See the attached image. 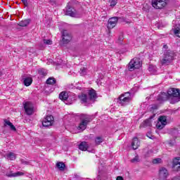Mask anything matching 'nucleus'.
Here are the masks:
<instances>
[{
    "mask_svg": "<svg viewBox=\"0 0 180 180\" xmlns=\"http://www.w3.org/2000/svg\"><path fill=\"white\" fill-rule=\"evenodd\" d=\"M169 98H172V103H176L180 101V91L179 89H169L167 93L163 92L158 96V102H165V101H168Z\"/></svg>",
    "mask_w": 180,
    "mask_h": 180,
    "instance_id": "f257e3e1",
    "label": "nucleus"
},
{
    "mask_svg": "<svg viewBox=\"0 0 180 180\" xmlns=\"http://www.w3.org/2000/svg\"><path fill=\"white\" fill-rule=\"evenodd\" d=\"M80 120L81 122L77 129L78 130H80V131H84V130L86 129L88 123H89L92 120V117L88 115L81 114Z\"/></svg>",
    "mask_w": 180,
    "mask_h": 180,
    "instance_id": "f03ea898",
    "label": "nucleus"
},
{
    "mask_svg": "<svg viewBox=\"0 0 180 180\" xmlns=\"http://www.w3.org/2000/svg\"><path fill=\"white\" fill-rule=\"evenodd\" d=\"M131 99H133V96H131V94H130V92H126L119 96L117 102L120 105H121V106H126L131 102Z\"/></svg>",
    "mask_w": 180,
    "mask_h": 180,
    "instance_id": "7ed1b4c3",
    "label": "nucleus"
},
{
    "mask_svg": "<svg viewBox=\"0 0 180 180\" xmlns=\"http://www.w3.org/2000/svg\"><path fill=\"white\" fill-rule=\"evenodd\" d=\"M140 67H141V60L139 58H134L129 62L128 70L129 71H134V70L140 68Z\"/></svg>",
    "mask_w": 180,
    "mask_h": 180,
    "instance_id": "20e7f679",
    "label": "nucleus"
},
{
    "mask_svg": "<svg viewBox=\"0 0 180 180\" xmlns=\"http://www.w3.org/2000/svg\"><path fill=\"white\" fill-rule=\"evenodd\" d=\"M152 6L155 9H162L167 6V0H152Z\"/></svg>",
    "mask_w": 180,
    "mask_h": 180,
    "instance_id": "39448f33",
    "label": "nucleus"
},
{
    "mask_svg": "<svg viewBox=\"0 0 180 180\" xmlns=\"http://www.w3.org/2000/svg\"><path fill=\"white\" fill-rule=\"evenodd\" d=\"M24 109L25 110L26 115H28V116H30L33 115L34 112V105L31 102H26L24 103Z\"/></svg>",
    "mask_w": 180,
    "mask_h": 180,
    "instance_id": "423d86ee",
    "label": "nucleus"
},
{
    "mask_svg": "<svg viewBox=\"0 0 180 180\" xmlns=\"http://www.w3.org/2000/svg\"><path fill=\"white\" fill-rule=\"evenodd\" d=\"M65 14L68 15V16H71L72 18H81V14L78 13L77 10L68 6H67Z\"/></svg>",
    "mask_w": 180,
    "mask_h": 180,
    "instance_id": "0eeeda50",
    "label": "nucleus"
},
{
    "mask_svg": "<svg viewBox=\"0 0 180 180\" xmlns=\"http://www.w3.org/2000/svg\"><path fill=\"white\" fill-rule=\"evenodd\" d=\"M164 56L163 59L161 60L162 65L169 64V63L174 60V54L169 51L165 52Z\"/></svg>",
    "mask_w": 180,
    "mask_h": 180,
    "instance_id": "6e6552de",
    "label": "nucleus"
},
{
    "mask_svg": "<svg viewBox=\"0 0 180 180\" xmlns=\"http://www.w3.org/2000/svg\"><path fill=\"white\" fill-rule=\"evenodd\" d=\"M78 99L80 101V103H83L84 105L91 103V100L89 98V96L84 93H82L79 94Z\"/></svg>",
    "mask_w": 180,
    "mask_h": 180,
    "instance_id": "1a4fd4ad",
    "label": "nucleus"
},
{
    "mask_svg": "<svg viewBox=\"0 0 180 180\" xmlns=\"http://www.w3.org/2000/svg\"><path fill=\"white\" fill-rule=\"evenodd\" d=\"M53 123H54V117L53 115H48L43 120L42 125L44 127H49V126H51Z\"/></svg>",
    "mask_w": 180,
    "mask_h": 180,
    "instance_id": "9d476101",
    "label": "nucleus"
},
{
    "mask_svg": "<svg viewBox=\"0 0 180 180\" xmlns=\"http://www.w3.org/2000/svg\"><path fill=\"white\" fill-rule=\"evenodd\" d=\"M62 37H63L62 41L65 44L70 43L71 41V39H72V37H71V34H70L68 32H67V30H64L62 32Z\"/></svg>",
    "mask_w": 180,
    "mask_h": 180,
    "instance_id": "9b49d317",
    "label": "nucleus"
},
{
    "mask_svg": "<svg viewBox=\"0 0 180 180\" xmlns=\"http://www.w3.org/2000/svg\"><path fill=\"white\" fill-rule=\"evenodd\" d=\"M169 175V173L168 172V170L165 167H161L159 169V178L160 179L165 180L167 178H168V176Z\"/></svg>",
    "mask_w": 180,
    "mask_h": 180,
    "instance_id": "f8f14e48",
    "label": "nucleus"
},
{
    "mask_svg": "<svg viewBox=\"0 0 180 180\" xmlns=\"http://www.w3.org/2000/svg\"><path fill=\"white\" fill-rule=\"evenodd\" d=\"M119 20V18L117 17H113L108 20V24L107 27L108 29H113L116 25H117V22Z\"/></svg>",
    "mask_w": 180,
    "mask_h": 180,
    "instance_id": "ddd939ff",
    "label": "nucleus"
},
{
    "mask_svg": "<svg viewBox=\"0 0 180 180\" xmlns=\"http://www.w3.org/2000/svg\"><path fill=\"white\" fill-rule=\"evenodd\" d=\"M24 174H25L22 172H17L15 173H13V172L11 171V172H7L6 173V176H8L9 178H16L18 176H22Z\"/></svg>",
    "mask_w": 180,
    "mask_h": 180,
    "instance_id": "4468645a",
    "label": "nucleus"
},
{
    "mask_svg": "<svg viewBox=\"0 0 180 180\" xmlns=\"http://www.w3.org/2000/svg\"><path fill=\"white\" fill-rule=\"evenodd\" d=\"M88 96L90 98V102H94L98 96L96 95V91L94 89H90L88 91Z\"/></svg>",
    "mask_w": 180,
    "mask_h": 180,
    "instance_id": "2eb2a0df",
    "label": "nucleus"
},
{
    "mask_svg": "<svg viewBox=\"0 0 180 180\" xmlns=\"http://www.w3.org/2000/svg\"><path fill=\"white\" fill-rule=\"evenodd\" d=\"M180 158H176L173 160V169L174 171H179L180 169V162H179Z\"/></svg>",
    "mask_w": 180,
    "mask_h": 180,
    "instance_id": "dca6fc26",
    "label": "nucleus"
},
{
    "mask_svg": "<svg viewBox=\"0 0 180 180\" xmlns=\"http://www.w3.org/2000/svg\"><path fill=\"white\" fill-rule=\"evenodd\" d=\"M131 147L133 150H137V148L140 147V141H139V138L135 137L133 139L131 142Z\"/></svg>",
    "mask_w": 180,
    "mask_h": 180,
    "instance_id": "f3484780",
    "label": "nucleus"
},
{
    "mask_svg": "<svg viewBox=\"0 0 180 180\" xmlns=\"http://www.w3.org/2000/svg\"><path fill=\"white\" fill-rule=\"evenodd\" d=\"M5 158L6 160H9L10 161H15V160H16V154L10 152L6 154Z\"/></svg>",
    "mask_w": 180,
    "mask_h": 180,
    "instance_id": "a211bd4d",
    "label": "nucleus"
},
{
    "mask_svg": "<svg viewBox=\"0 0 180 180\" xmlns=\"http://www.w3.org/2000/svg\"><path fill=\"white\" fill-rule=\"evenodd\" d=\"M4 126H9L11 130H13V131H16V127H15L13 124H12V122L8 120H4Z\"/></svg>",
    "mask_w": 180,
    "mask_h": 180,
    "instance_id": "6ab92c4d",
    "label": "nucleus"
},
{
    "mask_svg": "<svg viewBox=\"0 0 180 180\" xmlns=\"http://www.w3.org/2000/svg\"><path fill=\"white\" fill-rule=\"evenodd\" d=\"M59 98L61 101H68V99H70V97L68 96V93L65 91H63L59 94Z\"/></svg>",
    "mask_w": 180,
    "mask_h": 180,
    "instance_id": "aec40b11",
    "label": "nucleus"
},
{
    "mask_svg": "<svg viewBox=\"0 0 180 180\" xmlns=\"http://www.w3.org/2000/svg\"><path fill=\"white\" fill-rule=\"evenodd\" d=\"M33 82V79L32 77H26L24 79L23 84L25 86H30Z\"/></svg>",
    "mask_w": 180,
    "mask_h": 180,
    "instance_id": "412c9836",
    "label": "nucleus"
},
{
    "mask_svg": "<svg viewBox=\"0 0 180 180\" xmlns=\"http://www.w3.org/2000/svg\"><path fill=\"white\" fill-rule=\"evenodd\" d=\"M79 150H81L82 151H86L88 150V143H86V142H82L79 145Z\"/></svg>",
    "mask_w": 180,
    "mask_h": 180,
    "instance_id": "4be33fe9",
    "label": "nucleus"
},
{
    "mask_svg": "<svg viewBox=\"0 0 180 180\" xmlns=\"http://www.w3.org/2000/svg\"><path fill=\"white\" fill-rule=\"evenodd\" d=\"M155 115H153L152 117H150L148 120H146L143 122L144 127H150L151 126V119H153Z\"/></svg>",
    "mask_w": 180,
    "mask_h": 180,
    "instance_id": "5701e85b",
    "label": "nucleus"
},
{
    "mask_svg": "<svg viewBox=\"0 0 180 180\" xmlns=\"http://www.w3.org/2000/svg\"><path fill=\"white\" fill-rule=\"evenodd\" d=\"M175 36L177 37H180V25H176L174 28H172Z\"/></svg>",
    "mask_w": 180,
    "mask_h": 180,
    "instance_id": "b1692460",
    "label": "nucleus"
},
{
    "mask_svg": "<svg viewBox=\"0 0 180 180\" xmlns=\"http://www.w3.org/2000/svg\"><path fill=\"white\" fill-rule=\"evenodd\" d=\"M56 167L59 171H64V169H65V164L63 162H58Z\"/></svg>",
    "mask_w": 180,
    "mask_h": 180,
    "instance_id": "393cba45",
    "label": "nucleus"
},
{
    "mask_svg": "<svg viewBox=\"0 0 180 180\" xmlns=\"http://www.w3.org/2000/svg\"><path fill=\"white\" fill-rule=\"evenodd\" d=\"M29 23H30V20L27 19V20H24L20 21L18 23V26H21L22 27H25L26 26H27V25H29Z\"/></svg>",
    "mask_w": 180,
    "mask_h": 180,
    "instance_id": "a878e982",
    "label": "nucleus"
},
{
    "mask_svg": "<svg viewBox=\"0 0 180 180\" xmlns=\"http://www.w3.org/2000/svg\"><path fill=\"white\" fill-rule=\"evenodd\" d=\"M148 70L150 72V74H156L157 72V67L154 66L153 65H150L148 68Z\"/></svg>",
    "mask_w": 180,
    "mask_h": 180,
    "instance_id": "bb28decb",
    "label": "nucleus"
},
{
    "mask_svg": "<svg viewBox=\"0 0 180 180\" xmlns=\"http://www.w3.org/2000/svg\"><path fill=\"white\" fill-rule=\"evenodd\" d=\"M165 124L158 121L156 124V127L157 129H158V130H162V129H164V127H165Z\"/></svg>",
    "mask_w": 180,
    "mask_h": 180,
    "instance_id": "cd10ccee",
    "label": "nucleus"
},
{
    "mask_svg": "<svg viewBox=\"0 0 180 180\" xmlns=\"http://www.w3.org/2000/svg\"><path fill=\"white\" fill-rule=\"evenodd\" d=\"M46 84L48 85H54V84H56V79H54V77H49L46 80Z\"/></svg>",
    "mask_w": 180,
    "mask_h": 180,
    "instance_id": "c85d7f7f",
    "label": "nucleus"
},
{
    "mask_svg": "<svg viewBox=\"0 0 180 180\" xmlns=\"http://www.w3.org/2000/svg\"><path fill=\"white\" fill-rule=\"evenodd\" d=\"M38 74L42 77H46V75H47V71L44 69H39L38 70Z\"/></svg>",
    "mask_w": 180,
    "mask_h": 180,
    "instance_id": "c756f323",
    "label": "nucleus"
},
{
    "mask_svg": "<svg viewBox=\"0 0 180 180\" xmlns=\"http://www.w3.org/2000/svg\"><path fill=\"white\" fill-rule=\"evenodd\" d=\"M158 122L163 123V124H167V117L165 116H160L158 118Z\"/></svg>",
    "mask_w": 180,
    "mask_h": 180,
    "instance_id": "7c9ffc66",
    "label": "nucleus"
},
{
    "mask_svg": "<svg viewBox=\"0 0 180 180\" xmlns=\"http://www.w3.org/2000/svg\"><path fill=\"white\" fill-rule=\"evenodd\" d=\"M107 2H109L110 6L113 8V7L116 6V5L117 4V0H107Z\"/></svg>",
    "mask_w": 180,
    "mask_h": 180,
    "instance_id": "2f4dec72",
    "label": "nucleus"
},
{
    "mask_svg": "<svg viewBox=\"0 0 180 180\" xmlns=\"http://www.w3.org/2000/svg\"><path fill=\"white\" fill-rule=\"evenodd\" d=\"M131 162L133 164H136V162H140V158H139V156H135L133 159L131 160Z\"/></svg>",
    "mask_w": 180,
    "mask_h": 180,
    "instance_id": "473e14b6",
    "label": "nucleus"
},
{
    "mask_svg": "<svg viewBox=\"0 0 180 180\" xmlns=\"http://www.w3.org/2000/svg\"><path fill=\"white\" fill-rule=\"evenodd\" d=\"M162 160L161 158H156L153 160V164H161Z\"/></svg>",
    "mask_w": 180,
    "mask_h": 180,
    "instance_id": "72a5a7b5",
    "label": "nucleus"
},
{
    "mask_svg": "<svg viewBox=\"0 0 180 180\" xmlns=\"http://www.w3.org/2000/svg\"><path fill=\"white\" fill-rule=\"evenodd\" d=\"M96 144H100L101 143L103 142V139L102 137H96L95 139Z\"/></svg>",
    "mask_w": 180,
    "mask_h": 180,
    "instance_id": "f704fd0d",
    "label": "nucleus"
},
{
    "mask_svg": "<svg viewBox=\"0 0 180 180\" xmlns=\"http://www.w3.org/2000/svg\"><path fill=\"white\" fill-rule=\"evenodd\" d=\"M44 44H48V45H51V44H53V41H51V39H44Z\"/></svg>",
    "mask_w": 180,
    "mask_h": 180,
    "instance_id": "c9c22d12",
    "label": "nucleus"
},
{
    "mask_svg": "<svg viewBox=\"0 0 180 180\" xmlns=\"http://www.w3.org/2000/svg\"><path fill=\"white\" fill-rule=\"evenodd\" d=\"M20 161H21V164H22L23 165H29V164H30V162L24 159H22Z\"/></svg>",
    "mask_w": 180,
    "mask_h": 180,
    "instance_id": "e433bc0d",
    "label": "nucleus"
},
{
    "mask_svg": "<svg viewBox=\"0 0 180 180\" xmlns=\"http://www.w3.org/2000/svg\"><path fill=\"white\" fill-rule=\"evenodd\" d=\"M80 71L81 75H85L86 74V68H85L80 69Z\"/></svg>",
    "mask_w": 180,
    "mask_h": 180,
    "instance_id": "4c0bfd02",
    "label": "nucleus"
},
{
    "mask_svg": "<svg viewBox=\"0 0 180 180\" xmlns=\"http://www.w3.org/2000/svg\"><path fill=\"white\" fill-rule=\"evenodd\" d=\"M22 2L25 5V6H27V0H21Z\"/></svg>",
    "mask_w": 180,
    "mask_h": 180,
    "instance_id": "58836bf2",
    "label": "nucleus"
},
{
    "mask_svg": "<svg viewBox=\"0 0 180 180\" xmlns=\"http://www.w3.org/2000/svg\"><path fill=\"white\" fill-rule=\"evenodd\" d=\"M117 180H124V179H123V177H122V176H118L117 177Z\"/></svg>",
    "mask_w": 180,
    "mask_h": 180,
    "instance_id": "ea45409f",
    "label": "nucleus"
},
{
    "mask_svg": "<svg viewBox=\"0 0 180 180\" xmlns=\"http://www.w3.org/2000/svg\"><path fill=\"white\" fill-rule=\"evenodd\" d=\"M118 40L120 41H123V37H119Z\"/></svg>",
    "mask_w": 180,
    "mask_h": 180,
    "instance_id": "a19ab883",
    "label": "nucleus"
},
{
    "mask_svg": "<svg viewBox=\"0 0 180 180\" xmlns=\"http://www.w3.org/2000/svg\"><path fill=\"white\" fill-rule=\"evenodd\" d=\"M163 47L164 49H168V46L167 45H165Z\"/></svg>",
    "mask_w": 180,
    "mask_h": 180,
    "instance_id": "79ce46f5",
    "label": "nucleus"
},
{
    "mask_svg": "<svg viewBox=\"0 0 180 180\" xmlns=\"http://www.w3.org/2000/svg\"><path fill=\"white\" fill-rule=\"evenodd\" d=\"M72 101H75V98H72Z\"/></svg>",
    "mask_w": 180,
    "mask_h": 180,
    "instance_id": "37998d69",
    "label": "nucleus"
},
{
    "mask_svg": "<svg viewBox=\"0 0 180 180\" xmlns=\"http://www.w3.org/2000/svg\"><path fill=\"white\" fill-rule=\"evenodd\" d=\"M50 61H51V63H52V62H53V60H50Z\"/></svg>",
    "mask_w": 180,
    "mask_h": 180,
    "instance_id": "c03bdc74",
    "label": "nucleus"
},
{
    "mask_svg": "<svg viewBox=\"0 0 180 180\" xmlns=\"http://www.w3.org/2000/svg\"><path fill=\"white\" fill-rule=\"evenodd\" d=\"M175 22H176V21H173V23H174V22L175 23Z\"/></svg>",
    "mask_w": 180,
    "mask_h": 180,
    "instance_id": "a18cd8bd",
    "label": "nucleus"
}]
</instances>
